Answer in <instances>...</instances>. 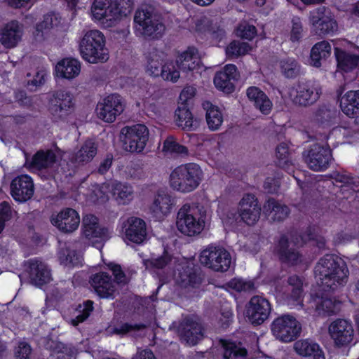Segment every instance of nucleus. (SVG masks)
Here are the masks:
<instances>
[{
	"instance_id": "nucleus-59",
	"label": "nucleus",
	"mask_w": 359,
	"mask_h": 359,
	"mask_svg": "<svg viewBox=\"0 0 359 359\" xmlns=\"http://www.w3.org/2000/svg\"><path fill=\"white\" fill-rule=\"evenodd\" d=\"M332 178L336 182L341 183V186L344 184L347 186L353 185V188H359V182L355 180L353 177L346 173L334 172L332 174Z\"/></svg>"
},
{
	"instance_id": "nucleus-23",
	"label": "nucleus",
	"mask_w": 359,
	"mask_h": 359,
	"mask_svg": "<svg viewBox=\"0 0 359 359\" xmlns=\"http://www.w3.org/2000/svg\"><path fill=\"white\" fill-rule=\"evenodd\" d=\"M122 228L125 239L128 241L140 244L147 238L146 223L140 218L135 217H129L123 223Z\"/></svg>"
},
{
	"instance_id": "nucleus-15",
	"label": "nucleus",
	"mask_w": 359,
	"mask_h": 359,
	"mask_svg": "<svg viewBox=\"0 0 359 359\" xmlns=\"http://www.w3.org/2000/svg\"><path fill=\"white\" fill-rule=\"evenodd\" d=\"M288 94L294 104L307 107L313 105L319 100L321 90L315 88L307 83H298L289 89Z\"/></svg>"
},
{
	"instance_id": "nucleus-2",
	"label": "nucleus",
	"mask_w": 359,
	"mask_h": 359,
	"mask_svg": "<svg viewBox=\"0 0 359 359\" xmlns=\"http://www.w3.org/2000/svg\"><path fill=\"white\" fill-rule=\"evenodd\" d=\"M134 22L136 34L146 40L158 39L165 30L161 15L151 4H142L137 9Z\"/></svg>"
},
{
	"instance_id": "nucleus-37",
	"label": "nucleus",
	"mask_w": 359,
	"mask_h": 359,
	"mask_svg": "<svg viewBox=\"0 0 359 359\" xmlns=\"http://www.w3.org/2000/svg\"><path fill=\"white\" fill-rule=\"evenodd\" d=\"M311 307L315 306V311L318 314H337L341 311V303L339 301L332 300L326 297H320L318 294L313 298Z\"/></svg>"
},
{
	"instance_id": "nucleus-45",
	"label": "nucleus",
	"mask_w": 359,
	"mask_h": 359,
	"mask_svg": "<svg viewBox=\"0 0 359 359\" xmlns=\"http://www.w3.org/2000/svg\"><path fill=\"white\" fill-rule=\"evenodd\" d=\"M107 187H111V193L119 203L126 204L132 200L133 191L130 186L116 182Z\"/></svg>"
},
{
	"instance_id": "nucleus-19",
	"label": "nucleus",
	"mask_w": 359,
	"mask_h": 359,
	"mask_svg": "<svg viewBox=\"0 0 359 359\" xmlns=\"http://www.w3.org/2000/svg\"><path fill=\"white\" fill-rule=\"evenodd\" d=\"M50 222L60 231L71 233L78 229L80 217L74 209L66 208L57 214H53Z\"/></svg>"
},
{
	"instance_id": "nucleus-46",
	"label": "nucleus",
	"mask_w": 359,
	"mask_h": 359,
	"mask_svg": "<svg viewBox=\"0 0 359 359\" xmlns=\"http://www.w3.org/2000/svg\"><path fill=\"white\" fill-rule=\"evenodd\" d=\"M247 314H270L271 307L269 302L260 296H254L248 304Z\"/></svg>"
},
{
	"instance_id": "nucleus-48",
	"label": "nucleus",
	"mask_w": 359,
	"mask_h": 359,
	"mask_svg": "<svg viewBox=\"0 0 359 359\" xmlns=\"http://www.w3.org/2000/svg\"><path fill=\"white\" fill-rule=\"evenodd\" d=\"M226 286L237 292L252 293L256 290L254 281L241 278L231 279L226 283Z\"/></svg>"
},
{
	"instance_id": "nucleus-4",
	"label": "nucleus",
	"mask_w": 359,
	"mask_h": 359,
	"mask_svg": "<svg viewBox=\"0 0 359 359\" xmlns=\"http://www.w3.org/2000/svg\"><path fill=\"white\" fill-rule=\"evenodd\" d=\"M82 57L90 63L104 62L109 59L103 34L96 29L87 32L79 43Z\"/></svg>"
},
{
	"instance_id": "nucleus-55",
	"label": "nucleus",
	"mask_w": 359,
	"mask_h": 359,
	"mask_svg": "<svg viewBox=\"0 0 359 359\" xmlns=\"http://www.w3.org/2000/svg\"><path fill=\"white\" fill-rule=\"evenodd\" d=\"M170 261L171 257L168 252H164L161 257L156 259L144 260V264L147 269H161L165 267Z\"/></svg>"
},
{
	"instance_id": "nucleus-54",
	"label": "nucleus",
	"mask_w": 359,
	"mask_h": 359,
	"mask_svg": "<svg viewBox=\"0 0 359 359\" xmlns=\"http://www.w3.org/2000/svg\"><path fill=\"white\" fill-rule=\"evenodd\" d=\"M281 72L287 78H294L299 73V66L294 59L283 60L280 62Z\"/></svg>"
},
{
	"instance_id": "nucleus-11",
	"label": "nucleus",
	"mask_w": 359,
	"mask_h": 359,
	"mask_svg": "<svg viewBox=\"0 0 359 359\" xmlns=\"http://www.w3.org/2000/svg\"><path fill=\"white\" fill-rule=\"evenodd\" d=\"M202 265L217 272L228 271L231 264L230 253L223 248L209 246L203 250L199 258Z\"/></svg>"
},
{
	"instance_id": "nucleus-50",
	"label": "nucleus",
	"mask_w": 359,
	"mask_h": 359,
	"mask_svg": "<svg viewBox=\"0 0 359 359\" xmlns=\"http://www.w3.org/2000/svg\"><path fill=\"white\" fill-rule=\"evenodd\" d=\"M336 116V111L320 105L314 112V121L318 124L329 125Z\"/></svg>"
},
{
	"instance_id": "nucleus-9",
	"label": "nucleus",
	"mask_w": 359,
	"mask_h": 359,
	"mask_svg": "<svg viewBox=\"0 0 359 359\" xmlns=\"http://www.w3.org/2000/svg\"><path fill=\"white\" fill-rule=\"evenodd\" d=\"M271 330L276 339L288 343L299 337L302 332V325L294 316H278L273 321Z\"/></svg>"
},
{
	"instance_id": "nucleus-39",
	"label": "nucleus",
	"mask_w": 359,
	"mask_h": 359,
	"mask_svg": "<svg viewBox=\"0 0 359 359\" xmlns=\"http://www.w3.org/2000/svg\"><path fill=\"white\" fill-rule=\"evenodd\" d=\"M334 54L339 69L348 72L355 69L359 63V56L347 53L339 48H334Z\"/></svg>"
},
{
	"instance_id": "nucleus-47",
	"label": "nucleus",
	"mask_w": 359,
	"mask_h": 359,
	"mask_svg": "<svg viewBox=\"0 0 359 359\" xmlns=\"http://www.w3.org/2000/svg\"><path fill=\"white\" fill-rule=\"evenodd\" d=\"M162 151L165 155L170 156H187L188 149L182 144H180L173 136L168 137L163 142Z\"/></svg>"
},
{
	"instance_id": "nucleus-62",
	"label": "nucleus",
	"mask_w": 359,
	"mask_h": 359,
	"mask_svg": "<svg viewBox=\"0 0 359 359\" xmlns=\"http://www.w3.org/2000/svg\"><path fill=\"white\" fill-rule=\"evenodd\" d=\"M140 304L142 309H140L139 308L138 312L153 313L156 311L155 309L156 305L154 303L153 297H149L144 299H141Z\"/></svg>"
},
{
	"instance_id": "nucleus-6",
	"label": "nucleus",
	"mask_w": 359,
	"mask_h": 359,
	"mask_svg": "<svg viewBox=\"0 0 359 359\" xmlns=\"http://www.w3.org/2000/svg\"><path fill=\"white\" fill-rule=\"evenodd\" d=\"M131 316H114L108 326L106 328V332L109 335L124 336L133 332L143 330L147 327H151L156 321V316H146L140 322H135L133 319L129 320Z\"/></svg>"
},
{
	"instance_id": "nucleus-43",
	"label": "nucleus",
	"mask_w": 359,
	"mask_h": 359,
	"mask_svg": "<svg viewBox=\"0 0 359 359\" xmlns=\"http://www.w3.org/2000/svg\"><path fill=\"white\" fill-rule=\"evenodd\" d=\"M331 54V46L329 42L322 41L313 46L311 51V65L318 67L321 65V60H325Z\"/></svg>"
},
{
	"instance_id": "nucleus-3",
	"label": "nucleus",
	"mask_w": 359,
	"mask_h": 359,
	"mask_svg": "<svg viewBox=\"0 0 359 359\" xmlns=\"http://www.w3.org/2000/svg\"><path fill=\"white\" fill-rule=\"evenodd\" d=\"M132 4V0H95L92 14L106 27H112L123 15H126V9Z\"/></svg>"
},
{
	"instance_id": "nucleus-53",
	"label": "nucleus",
	"mask_w": 359,
	"mask_h": 359,
	"mask_svg": "<svg viewBox=\"0 0 359 359\" xmlns=\"http://www.w3.org/2000/svg\"><path fill=\"white\" fill-rule=\"evenodd\" d=\"M277 164L279 167L287 169L290 164V152L287 144L282 142L276 147Z\"/></svg>"
},
{
	"instance_id": "nucleus-34",
	"label": "nucleus",
	"mask_w": 359,
	"mask_h": 359,
	"mask_svg": "<svg viewBox=\"0 0 359 359\" xmlns=\"http://www.w3.org/2000/svg\"><path fill=\"white\" fill-rule=\"evenodd\" d=\"M177 281L181 287L184 288L197 287L201 285L202 278L196 269L186 266L179 270Z\"/></svg>"
},
{
	"instance_id": "nucleus-13",
	"label": "nucleus",
	"mask_w": 359,
	"mask_h": 359,
	"mask_svg": "<svg viewBox=\"0 0 359 359\" xmlns=\"http://www.w3.org/2000/svg\"><path fill=\"white\" fill-rule=\"evenodd\" d=\"M303 156L308 167L316 172L325 170L332 160L331 149L320 144H313Z\"/></svg>"
},
{
	"instance_id": "nucleus-26",
	"label": "nucleus",
	"mask_w": 359,
	"mask_h": 359,
	"mask_svg": "<svg viewBox=\"0 0 359 359\" xmlns=\"http://www.w3.org/2000/svg\"><path fill=\"white\" fill-rule=\"evenodd\" d=\"M238 76L234 65H226L222 70L216 73L214 83L217 88L229 94L234 90V82L238 80Z\"/></svg>"
},
{
	"instance_id": "nucleus-40",
	"label": "nucleus",
	"mask_w": 359,
	"mask_h": 359,
	"mask_svg": "<svg viewBox=\"0 0 359 359\" xmlns=\"http://www.w3.org/2000/svg\"><path fill=\"white\" fill-rule=\"evenodd\" d=\"M202 105L206 111L205 118L208 128L211 130L219 129L223 122V116L218 107L208 101L204 102Z\"/></svg>"
},
{
	"instance_id": "nucleus-42",
	"label": "nucleus",
	"mask_w": 359,
	"mask_h": 359,
	"mask_svg": "<svg viewBox=\"0 0 359 359\" xmlns=\"http://www.w3.org/2000/svg\"><path fill=\"white\" fill-rule=\"evenodd\" d=\"M80 70V63L75 59H64L56 65L57 73L61 76L69 79L78 76Z\"/></svg>"
},
{
	"instance_id": "nucleus-49",
	"label": "nucleus",
	"mask_w": 359,
	"mask_h": 359,
	"mask_svg": "<svg viewBox=\"0 0 359 359\" xmlns=\"http://www.w3.org/2000/svg\"><path fill=\"white\" fill-rule=\"evenodd\" d=\"M299 238L300 240H298V238L297 237V241H294L297 245H303L308 241H313L315 242V245L320 250L326 249L325 238L321 236L316 235L313 230L310 227L308 228L304 233L299 234Z\"/></svg>"
},
{
	"instance_id": "nucleus-52",
	"label": "nucleus",
	"mask_w": 359,
	"mask_h": 359,
	"mask_svg": "<svg viewBox=\"0 0 359 359\" xmlns=\"http://www.w3.org/2000/svg\"><path fill=\"white\" fill-rule=\"evenodd\" d=\"M224 358L232 359L238 357H245L248 354V351L245 348L238 346L235 342L227 341L224 344Z\"/></svg>"
},
{
	"instance_id": "nucleus-35",
	"label": "nucleus",
	"mask_w": 359,
	"mask_h": 359,
	"mask_svg": "<svg viewBox=\"0 0 359 359\" xmlns=\"http://www.w3.org/2000/svg\"><path fill=\"white\" fill-rule=\"evenodd\" d=\"M263 209L264 212L268 215L269 219L273 222L284 220L290 212L287 206L280 203L273 198H270L266 201Z\"/></svg>"
},
{
	"instance_id": "nucleus-17",
	"label": "nucleus",
	"mask_w": 359,
	"mask_h": 359,
	"mask_svg": "<svg viewBox=\"0 0 359 359\" xmlns=\"http://www.w3.org/2000/svg\"><path fill=\"white\" fill-rule=\"evenodd\" d=\"M300 240L299 233H293L291 235L290 240L285 236H282L277 246V252L280 260L290 265H297L302 261V256L294 247L299 248L301 245H297L294 241L297 238Z\"/></svg>"
},
{
	"instance_id": "nucleus-25",
	"label": "nucleus",
	"mask_w": 359,
	"mask_h": 359,
	"mask_svg": "<svg viewBox=\"0 0 359 359\" xmlns=\"http://www.w3.org/2000/svg\"><path fill=\"white\" fill-rule=\"evenodd\" d=\"M27 265V271L32 285L41 287L50 281V271L45 263L39 259H29Z\"/></svg>"
},
{
	"instance_id": "nucleus-61",
	"label": "nucleus",
	"mask_w": 359,
	"mask_h": 359,
	"mask_svg": "<svg viewBox=\"0 0 359 359\" xmlns=\"http://www.w3.org/2000/svg\"><path fill=\"white\" fill-rule=\"evenodd\" d=\"M280 180L274 177H267L264 183V190L269 194H275L280 187Z\"/></svg>"
},
{
	"instance_id": "nucleus-16",
	"label": "nucleus",
	"mask_w": 359,
	"mask_h": 359,
	"mask_svg": "<svg viewBox=\"0 0 359 359\" xmlns=\"http://www.w3.org/2000/svg\"><path fill=\"white\" fill-rule=\"evenodd\" d=\"M170 328L175 329L180 340L189 346L197 344L203 336L201 325L188 318L179 323L173 322Z\"/></svg>"
},
{
	"instance_id": "nucleus-10",
	"label": "nucleus",
	"mask_w": 359,
	"mask_h": 359,
	"mask_svg": "<svg viewBox=\"0 0 359 359\" xmlns=\"http://www.w3.org/2000/svg\"><path fill=\"white\" fill-rule=\"evenodd\" d=\"M120 138L126 151L140 152L149 140V130L142 124L126 126L121 130Z\"/></svg>"
},
{
	"instance_id": "nucleus-58",
	"label": "nucleus",
	"mask_w": 359,
	"mask_h": 359,
	"mask_svg": "<svg viewBox=\"0 0 359 359\" xmlns=\"http://www.w3.org/2000/svg\"><path fill=\"white\" fill-rule=\"evenodd\" d=\"M303 27L299 18L294 17L292 20V29L290 40L292 42H298L303 36Z\"/></svg>"
},
{
	"instance_id": "nucleus-28",
	"label": "nucleus",
	"mask_w": 359,
	"mask_h": 359,
	"mask_svg": "<svg viewBox=\"0 0 359 359\" xmlns=\"http://www.w3.org/2000/svg\"><path fill=\"white\" fill-rule=\"evenodd\" d=\"M57 163V157L52 150H39L32 158L29 168L39 172H49Z\"/></svg>"
},
{
	"instance_id": "nucleus-8",
	"label": "nucleus",
	"mask_w": 359,
	"mask_h": 359,
	"mask_svg": "<svg viewBox=\"0 0 359 359\" xmlns=\"http://www.w3.org/2000/svg\"><path fill=\"white\" fill-rule=\"evenodd\" d=\"M146 59V70L149 75L161 76L164 80L172 82L180 78V72L175 69L172 62H164L163 53L154 50L147 55Z\"/></svg>"
},
{
	"instance_id": "nucleus-24",
	"label": "nucleus",
	"mask_w": 359,
	"mask_h": 359,
	"mask_svg": "<svg viewBox=\"0 0 359 359\" xmlns=\"http://www.w3.org/2000/svg\"><path fill=\"white\" fill-rule=\"evenodd\" d=\"M89 283L96 294L102 298H113L116 291L111 277L106 272L91 276Z\"/></svg>"
},
{
	"instance_id": "nucleus-33",
	"label": "nucleus",
	"mask_w": 359,
	"mask_h": 359,
	"mask_svg": "<svg viewBox=\"0 0 359 359\" xmlns=\"http://www.w3.org/2000/svg\"><path fill=\"white\" fill-rule=\"evenodd\" d=\"M97 147L92 140H86L81 148L72 155L70 161L78 165L91 161L97 154Z\"/></svg>"
},
{
	"instance_id": "nucleus-18",
	"label": "nucleus",
	"mask_w": 359,
	"mask_h": 359,
	"mask_svg": "<svg viewBox=\"0 0 359 359\" xmlns=\"http://www.w3.org/2000/svg\"><path fill=\"white\" fill-rule=\"evenodd\" d=\"M328 332L335 346L341 348L353 341L354 330L350 321L339 318L330 323Z\"/></svg>"
},
{
	"instance_id": "nucleus-63",
	"label": "nucleus",
	"mask_w": 359,
	"mask_h": 359,
	"mask_svg": "<svg viewBox=\"0 0 359 359\" xmlns=\"http://www.w3.org/2000/svg\"><path fill=\"white\" fill-rule=\"evenodd\" d=\"M109 266L113 273L116 282L117 283L126 284L127 283V278L121 266L118 264H111Z\"/></svg>"
},
{
	"instance_id": "nucleus-12",
	"label": "nucleus",
	"mask_w": 359,
	"mask_h": 359,
	"mask_svg": "<svg viewBox=\"0 0 359 359\" xmlns=\"http://www.w3.org/2000/svg\"><path fill=\"white\" fill-rule=\"evenodd\" d=\"M309 22L315 33L319 36L330 34L337 30L336 20L329 8L320 6L310 11Z\"/></svg>"
},
{
	"instance_id": "nucleus-1",
	"label": "nucleus",
	"mask_w": 359,
	"mask_h": 359,
	"mask_svg": "<svg viewBox=\"0 0 359 359\" xmlns=\"http://www.w3.org/2000/svg\"><path fill=\"white\" fill-rule=\"evenodd\" d=\"M316 273L321 280L322 290L332 292L343 287L348 280V269L345 262L334 255H325L316 266Z\"/></svg>"
},
{
	"instance_id": "nucleus-21",
	"label": "nucleus",
	"mask_w": 359,
	"mask_h": 359,
	"mask_svg": "<svg viewBox=\"0 0 359 359\" xmlns=\"http://www.w3.org/2000/svg\"><path fill=\"white\" fill-rule=\"evenodd\" d=\"M238 212L241 219L248 225H252L259 220L261 206L255 195L246 194L243 197L239 203Z\"/></svg>"
},
{
	"instance_id": "nucleus-41",
	"label": "nucleus",
	"mask_w": 359,
	"mask_h": 359,
	"mask_svg": "<svg viewBox=\"0 0 359 359\" xmlns=\"http://www.w3.org/2000/svg\"><path fill=\"white\" fill-rule=\"evenodd\" d=\"M340 106L343 112L347 116L356 114L359 109V90L347 92L341 97Z\"/></svg>"
},
{
	"instance_id": "nucleus-57",
	"label": "nucleus",
	"mask_w": 359,
	"mask_h": 359,
	"mask_svg": "<svg viewBox=\"0 0 359 359\" xmlns=\"http://www.w3.org/2000/svg\"><path fill=\"white\" fill-rule=\"evenodd\" d=\"M257 34V29L254 25L248 23L241 24L236 30L238 36L248 40H252Z\"/></svg>"
},
{
	"instance_id": "nucleus-30",
	"label": "nucleus",
	"mask_w": 359,
	"mask_h": 359,
	"mask_svg": "<svg viewBox=\"0 0 359 359\" xmlns=\"http://www.w3.org/2000/svg\"><path fill=\"white\" fill-rule=\"evenodd\" d=\"M296 353L304 357H312L313 359H325L324 353L316 342L309 339L299 340L294 343Z\"/></svg>"
},
{
	"instance_id": "nucleus-38",
	"label": "nucleus",
	"mask_w": 359,
	"mask_h": 359,
	"mask_svg": "<svg viewBox=\"0 0 359 359\" xmlns=\"http://www.w3.org/2000/svg\"><path fill=\"white\" fill-rule=\"evenodd\" d=\"M247 96L250 100L254 102L256 108L264 114H268L272 107V103L267 95L259 88L252 86L247 90Z\"/></svg>"
},
{
	"instance_id": "nucleus-60",
	"label": "nucleus",
	"mask_w": 359,
	"mask_h": 359,
	"mask_svg": "<svg viewBox=\"0 0 359 359\" xmlns=\"http://www.w3.org/2000/svg\"><path fill=\"white\" fill-rule=\"evenodd\" d=\"M32 351V348L28 343L20 341L15 351V359H30Z\"/></svg>"
},
{
	"instance_id": "nucleus-36",
	"label": "nucleus",
	"mask_w": 359,
	"mask_h": 359,
	"mask_svg": "<svg viewBox=\"0 0 359 359\" xmlns=\"http://www.w3.org/2000/svg\"><path fill=\"white\" fill-rule=\"evenodd\" d=\"M174 205V198L168 193L161 191L155 196L151 210L158 218L170 213Z\"/></svg>"
},
{
	"instance_id": "nucleus-22",
	"label": "nucleus",
	"mask_w": 359,
	"mask_h": 359,
	"mask_svg": "<svg viewBox=\"0 0 359 359\" xmlns=\"http://www.w3.org/2000/svg\"><path fill=\"white\" fill-rule=\"evenodd\" d=\"M10 187L11 194L17 201L25 202L34 195V182L27 175H21L15 177L12 180Z\"/></svg>"
},
{
	"instance_id": "nucleus-44",
	"label": "nucleus",
	"mask_w": 359,
	"mask_h": 359,
	"mask_svg": "<svg viewBox=\"0 0 359 359\" xmlns=\"http://www.w3.org/2000/svg\"><path fill=\"white\" fill-rule=\"evenodd\" d=\"M58 258L61 264L74 266L81 263L82 256L72 245L65 243L59 250Z\"/></svg>"
},
{
	"instance_id": "nucleus-64",
	"label": "nucleus",
	"mask_w": 359,
	"mask_h": 359,
	"mask_svg": "<svg viewBox=\"0 0 359 359\" xmlns=\"http://www.w3.org/2000/svg\"><path fill=\"white\" fill-rule=\"evenodd\" d=\"M109 266L113 273L116 282L117 283L126 284L127 283V278L121 266L118 264H111Z\"/></svg>"
},
{
	"instance_id": "nucleus-29",
	"label": "nucleus",
	"mask_w": 359,
	"mask_h": 359,
	"mask_svg": "<svg viewBox=\"0 0 359 359\" xmlns=\"http://www.w3.org/2000/svg\"><path fill=\"white\" fill-rule=\"evenodd\" d=\"M201 63L198 50L194 47L188 48L176 60L178 69L184 72L194 71L200 67Z\"/></svg>"
},
{
	"instance_id": "nucleus-56",
	"label": "nucleus",
	"mask_w": 359,
	"mask_h": 359,
	"mask_svg": "<svg viewBox=\"0 0 359 359\" xmlns=\"http://www.w3.org/2000/svg\"><path fill=\"white\" fill-rule=\"evenodd\" d=\"M287 282L292 287L291 297L294 299L298 300L303 293V281L302 278L297 275H293L288 278Z\"/></svg>"
},
{
	"instance_id": "nucleus-5",
	"label": "nucleus",
	"mask_w": 359,
	"mask_h": 359,
	"mask_svg": "<svg viewBox=\"0 0 359 359\" xmlns=\"http://www.w3.org/2000/svg\"><path fill=\"white\" fill-rule=\"evenodd\" d=\"M203 172L196 163H187L177 167L170 174V186L180 192L187 193L196 189L200 184Z\"/></svg>"
},
{
	"instance_id": "nucleus-32",
	"label": "nucleus",
	"mask_w": 359,
	"mask_h": 359,
	"mask_svg": "<svg viewBox=\"0 0 359 359\" xmlns=\"http://www.w3.org/2000/svg\"><path fill=\"white\" fill-rule=\"evenodd\" d=\"M22 30L16 21L7 24L0 34V42L6 48H13L21 40Z\"/></svg>"
},
{
	"instance_id": "nucleus-14",
	"label": "nucleus",
	"mask_w": 359,
	"mask_h": 359,
	"mask_svg": "<svg viewBox=\"0 0 359 359\" xmlns=\"http://www.w3.org/2000/svg\"><path fill=\"white\" fill-rule=\"evenodd\" d=\"M95 110L100 119L112 123L124 110L123 98L118 94L109 95L98 102Z\"/></svg>"
},
{
	"instance_id": "nucleus-7",
	"label": "nucleus",
	"mask_w": 359,
	"mask_h": 359,
	"mask_svg": "<svg viewBox=\"0 0 359 359\" xmlns=\"http://www.w3.org/2000/svg\"><path fill=\"white\" fill-rule=\"evenodd\" d=\"M204 224L196 207L185 204L178 211L176 225L178 230L186 236L199 234L203 229Z\"/></svg>"
},
{
	"instance_id": "nucleus-31",
	"label": "nucleus",
	"mask_w": 359,
	"mask_h": 359,
	"mask_svg": "<svg viewBox=\"0 0 359 359\" xmlns=\"http://www.w3.org/2000/svg\"><path fill=\"white\" fill-rule=\"evenodd\" d=\"M175 122L178 127L186 131L196 130L199 126V121L194 118L185 104L182 103L175 111Z\"/></svg>"
},
{
	"instance_id": "nucleus-51",
	"label": "nucleus",
	"mask_w": 359,
	"mask_h": 359,
	"mask_svg": "<svg viewBox=\"0 0 359 359\" xmlns=\"http://www.w3.org/2000/svg\"><path fill=\"white\" fill-rule=\"evenodd\" d=\"M61 22V17L58 13L50 12L43 16L42 22L36 25V32H43L45 29H53L57 27Z\"/></svg>"
},
{
	"instance_id": "nucleus-27",
	"label": "nucleus",
	"mask_w": 359,
	"mask_h": 359,
	"mask_svg": "<svg viewBox=\"0 0 359 359\" xmlns=\"http://www.w3.org/2000/svg\"><path fill=\"white\" fill-rule=\"evenodd\" d=\"M82 226L84 236L89 240L97 238L103 241L109 238L108 229L101 226L98 218L93 215H86L83 217Z\"/></svg>"
},
{
	"instance_id": "nucleus-20",
	"label": "nucleus",
	"mask_w": 359,
	"mask_h": 359,
	"mask_svg": "<svg viewBox=\"0 0 359 359\" xmlns=\"http://www.w3.org/2000/svg\"><path fill=\"white\" fill-rule=\"evenodd\" d=\"M73 106L72 95L64 90H59L53 95L50 102L49 111L55 121L65 118Z\"/></svg>"
}]
</instances>
